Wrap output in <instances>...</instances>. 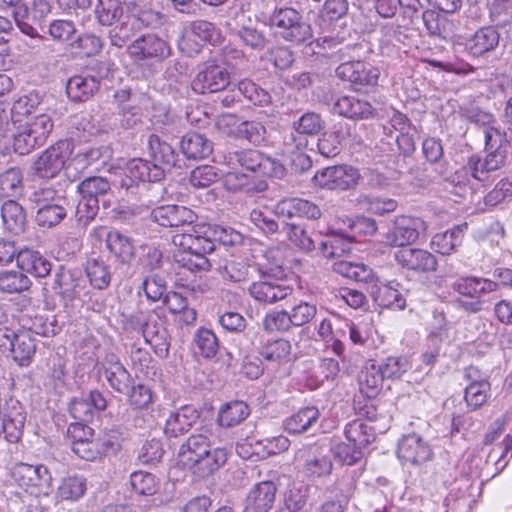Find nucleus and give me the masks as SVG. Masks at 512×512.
<instances>
[{"instance_id":"1","label":"nucleus","mask_w":512,"mask_h":512,"mask_svg":"<svg viewBox=\"0 0 512 512\" xmlns=\"http://www.w3.org/2000/svg\"><path fill=\"white\" fill-rule=\"evenodd\" d=\"M227 457L225 448L214 447L212 433L208 428L190 435L178 451L180 463L200 478H206L219 470L226 463Z\"/></svg>"},{"instance_id":"2","label":"nucleus","mask_w":512,"mask_h":512,"mask_svg":"<svg viewBox=\"0 0 512 512\" xmlns=\"http://www.w3.org/2000/svg\"><path fill=\"white\" fill-rule=\"evenodd\" d=\"M53 127L52 117L48 113L35 114L18 123L13 134L14 151L20 155L29 154L46 142Z\"/></svg>"},{"instance_id":"3","label":"nucleus","mask_w":512,"mask_h":512,"mask_svg":"<svg viewBox=\"0 0 512 512\" xmlns=\"http://www.w3.org/2000/svg\"><path fill=\"white\" fill-rule=\"evenodd\" d=\"M72 154V144L68 140H60L49 146L33 161L32 175L39 179L55 178L65 167Z\"/></svg>"},{"instance_id":"4","label":"nucleus","mask_w":512,"mask_h":512,"mask_svg":"<svg viewBox=\"0 0 512 512\" xmlns=\"http://www.w3.org/2000/svg\"><path fill=\"white\" fill-rule=\"evenodd\" d=\"M259 272L261 273V279L253 281L248 288L249 295L255 301L263 304H273L292 294L293 289L291 287L274 279L283 274L281 265H277L275 268H260Z\"/></svg>"},{"instance_id":"5","label":"nucleus","mask_w":512,"mask_h":512,"mask_svg":"<svg viewBox=\"0 0 512 512\" xmlns=\"http://www.w3.org/2000/svg\"><path fill=\"white\" fill-rule=\"evenodd\" d=\"M194 232H197V237L191 250L188 253H173V259L190 271H208L211 264L206 255L215 250V244L210 239L209 225H197Z\"/></svg>"},{"instance_id":"6","label":"nucleus","mask_w":512,"mask_h":512,"mask_svg":"<svg viewBox=\"0 0 512 512\" xmlns=\"http://www.w3.org/2000/svg\"><path fill=\"white\" fill-rule=\"evenodd\" d=\"M229 160L260 176L282 178L285 175V168L279 161L255 149L232 152Z\"/></svg>"},{"instance_id":"7","label":"nucleus","mask_w":512,"mask_h":512,"mask_svg":"<svg viewBox=\"0 0 512 512\" xmlns=\"http://www.w3.org/2000/svg\"><path fill=\"white\" fill-rule=\"evenodd\" d=\"M270 24L281 30L286 41L300 44L311 38L310 26L302 21V16L294 8L276 9L270 17Z\"/></svg>"},{"instance_id":"8","label":"nucleus","mask_w":512,"mask_h":512,"mask_svg":"<svg viewBox=\"0 0 512 512\" xmlns=\"http://www.w3.org/2000/svg\"><path fill=\"white\" fill-rule=\"evenodd\" d=\"M13 477L32 495H48L51 491L52 475L44 465L20 463L14 468Z\"/></svg>"},{"instance_id":"9","label":"nucleus","mask_w":512,"mask_h":512,"mask_svg":"<svg viewBox=\"0 0 512 512\" xmlns=\"http://www.w3.org/2000/svg\"><path fill=\"white\" fill-rule=\"evenodd\" d=\"M336 76L350 82L356 90L377 85L380 70L369 62L348 59L335 70Z\"/></svg>"},{"instance_id":"10","label":"nucleus","mask_w":512,"mask_h":512,"mask_svg":"<svg viewBox=\"0 0 512 512\" xmlns=\"http://www.w3.org/2000/svg\"><path fill=\"white\" fill-rule=\"evenodd\" d=\"M425 222L407 215L397 216L390 230L385 234V243L391 247L400 249L408 247L416 242L422 231L425 230Z\"/></svg>"},{"instance_id":"11","label":"nucleus","mask_w":512,"mask_h":512,"mask_svg":"<svg viewBox=\"0 0 512 512\" xmlns=\"http://www.w3.org/2000/svg\"><path fill=\"white\" fill-rule=\"evenodd\" d=\"M489 170L484 167V160L478 155L469 157L466 165L458 170L453 176L451 182L453 189L451 192L461 198H473L475 192L467 177L470 175L478 182H486L489 180Z\"/></svg>"},{"instance_id":"12","label":"nucleus","mask_w":512,"mask_h":512,"mask_svg":"<svg viewBox=\"0 0 512 512\" xmlns=\"http://www.w3.org/2000/svg\"><path fill=\"white\" fill-rule=\"evenodd\" d=\"M325 127V121L315 112L304 113L292 124V132L285 137V144L291 150L301 151L308 145V136L317 135Z\"/></svg>"},{"instance_id":"13","label":"nucleus","mask_w":512,"mask_h":512,"mask_svg":"<svg viewBox=\"0 0 512 512\" xmlns=\"http://www.w3.org/2000/svg\"><path fill=\"white\" fill-rule=\"evenodd\" d=\"M497 284L489 279L477 277H465L455 281L452 285L454 291L460 295L474 299L473 301L461 302L462 307L470 312L476 313L482 309L480 298L489 292L495 291Z\"/></svg>"},{"instance_id":"14","label":"nucleus","mask_w":512,"mask_h":512,"mask_svg":"<svg viewBox=\"0 0 512 512\" xmlns=\"http://www.w3.org/2000/svg\"><path fill=\"white\" fill-rule=\"evenodd\" d=\"M230 82V73L216 63L208 62L192 80L191 87L198 94L214 93L225 89Z\"/></svg>"},{"instance_id":"15","label":"nucleus","mask_w":512,"mask_h":512,"mask_svg":"<svg viewBox=\"0 0 512 512\" xmlns=\"http://www.w3.org/2000/svg\"><path fill=\"white\" fill-rule=\"evenodd\" d=\"M358 179V171L346 165L324 168L313 177L316 185L329 190L350 189L358 183Z\"/></svg>"},{"instance_id":"16","label":"nucleus","mask_w":512,"mask_h":512,"mask_svg":"<svg viewBox=\"0 0 512 512\" xmlns=\"http://www.w3.org/2000/svg\"><path fill=\"white\" fill-rule=\"evenodd\" d=\"M394 260L403 269L417 273L433 272L437 268L436 257L426 249L405 247L394 253Z\"/></svg>"},{"instance_id":"17","label":"nucleus","mask_w":512,"mask_h":512,"mask_svg":"<svg viewBox=\"0 0 512 512\" xmlns=\"http://www.w3.org/2000/svg\"><path fill=\"white\" fill-rule=\"evenodd\" d=\"M485 133V150L487 155L484 159V167L489 173L500 169L506 162L509 143L505 134L495 127H487Z\"/></svg>"},{"instance_id":"18","label":"nucleus","mask_w":512,"mask_h":512,"mask_svg":"<svg viewBox=\"0 0 512 512\" xmlns=\"http://www.w3.org/2000/svg\"><path fill=\"white\" fill-rule=\"evenodd\" d=\"M129 55L136 60H163L170 55L169 45L155 34H146L128 45Z\"/></svg>"},{"instance_id":"19","label":"nucleus","mask_w":512,"mask_h":512,"mask_svg":"<svg viewBox=\"0 0 512 512\" xmlns=\"http://www.w3.org/2000/svg\"><path fill=\"white\" fill-rule=\"evenodd\" d=\"M317 450L315 446L303 447L296 452L294 458L295 461H303L302 472L311 479L326 477L333 468L330 457Z\"/></svg>"},{"instance_id":"20","label":"nucleus","mask_w":512,"mask_h":512,"mask_svg":"<svg viewBox=\"0 0 512 512\" xmlns=\"http://www.w3.org/2000/svg\"><path fill=\"white\" fill-rule=\"evenodd\" d=\"M397 455L402 461L416 465L430 460L432 457V450L421 436L413 433L404 435L400 439Z\"/></svg>"},{"instance_id":"21","label":"nucleus","mask_w":512,"mask_h":512,"mask_svg":"<svg viewBox=\"0 0 512 512\" xmlns=\"http://www.w3.org/2000/svg\"><path fill=\"white\" fill-rule=\"evenodd\" d=\"M151 218L163 227H179L192 224L196 219V215L187 207L166 205L153 209Z\"/></svg>"},{"instance_id":"22","label":"nucleus","mask_w":512,"mask_h":512,"mask_svg":"<svg viewBox=\"0 0 512 512\" xmlns=\"http://www.w3.org/2000/svg\"><path fill=\"white\" fill-rule=\"evenodd\" d=\"M276 492V485L272 481L257 483L246 497L244 512H268L273 507Z\"/></svg>"},{"instance_id":"23","label":"nucleus","mask_w":512,"mask_h":512,"mask_svg":"<svg viewBox=\"0 0 512 512\" xmlns=\"http://www.w3.org/2000/svg\"><path fill=\"white\" fill-rule=\"evenodd\" d=\"M103 374L109 385L119 393H127L131 386V376L118 357L108 354L102 363Z\"/></svg>"},{"instance_id":"24","label":"nucleus","mask_w":512,"mask_h":512,"mask_svg":"<svg viewBox=\"0 0 512 512\" xmlns=\"http://www.w3.org/2000/svg\"><path fill=\"white\" fill-rule=\"evenodd\" d=\"M69 413L77 422L73 423L68 428V433L71 437H76L77 432H82L84 435L91 434L92 429L85 425L93 419L94 412L91 408V403L86 397H75L69 404Z\"/></svg>"},{"instance_id":"25","label":"nucleus","mask_w":512,"mask_h":512,"mask_svg":"<svg viewBox=\"0 0 512 512\" xmlns=\"http://www.w3.org/2000/svg\"><path fill=\"white\" fill-rule=\"evenodd\" d=\"M13 360L20 366H28L36 353V339L30 330L17 332L9 348Z\"/></svg>"},{"instance_id":"26","label":"nucleus","mask_w":512,"mask_h":512,"mask_svg":"<svg viewBox=\"0 0 512 512\" xmlns=\"http://www.w3.org/2000/svg\"><path fill=\"white\" fill-rule=\"evenodd\" d=\"M198 419V412L191 406H183L175 412H171L166 419L165 434L177 437L190 430Z\"/></svg>"},{"instance_id":"27","label":"nucleus","mask_w":512,"mask_h":512,"mask_svg":"<svg viewBox=\"0 0 512 512\" xmlns=\"http://www.w3.org/2000/svg\"><path fill=\"white\" fill-rule=\"evenodd\" d=\"M500 40V34L493 26L478 29L466 42V49L474 56H481L494 50Z\"/></svg>"},{"instance_id":"28","label":"nucleus","mask_w":512,"mask_h":512,"mask_svg":"<svg viewBox=\"0 0 512 512\" xmlns=\"http://www.w3.org/2000/svg\"><path fill=\"white\" fill-rule=\"evenodd\" d=\"M16 262L23 273H30L35 277H46L51 271V263L39 252L31 249L19 251Z\"/></svg>"},{"instance_id":"29","label":"nucleus","mask_w":512,"mask_h":512,"mask_svg":"<svg viewBox=\"0 0 512 512\" xmlns=\"http://www.w3.org/2000/svg\"><path fill=\"white\" fill-rule=\"evenodd\" d=\"M334 112L349 119H365L372 115L373 108L368 101L354 96H342L333 106Z\"/></svg>"},{"instance_id":"30","label":"nucleus","mask_w":512,"mask_h":512,"mask_svg":"<svg viewBox=\"0 0 512 512\" xmlns=\"http://www.w3.org/2000/svg\"><path fill=\"white\" fill-rule=\"evenodd\" d=\"M316 47L319 48L318 53L330 58L334 62L352 59L353 51H356L361 46L358 44L343 45L337 38L323 37L316 40Z\"/></svg>"},{"instance_id":"31","label":"nucleus","mask_w":512,"mask_h":512,"mask_svg":"<svg viewBox=\"0 0 512 512\" xmlns=\"http://www.w3.org/2000/svg\"><path fill=\"white\" fill-rule=\"evenodd\" d=\"M99 88V81L91 75H75L66 85L68 97L76 102L88 100Z\"/></svg>"},{"instance_id":"32","label":"nucleus","mask_w":512,"mask_h":512,"mask_svg":"<svg viewBox=\"0 0 512 512\" xmlns=\"http://www.w3.org/2000/svg\"><path fill=\"white\" fill-rule=\"evenodd\" d=\"M30 200L37 208L53 204H68L66 191L61 183L46 182L32 193Z\"/></svg>"},{"instance_id":"33","label":"nucleus","mask_w":512,"mask_h":512,"mask_svg":"<svg viewBox=\"0 0 512 512\" xmlns=\"http://www.w3.org/2000/svg\"><path fill=\"white\" fill-rule=\"evenodd\" d=\"M347 0H325L317 14V25L323 29H329L334 23L345 17L348 13Z\"/></svg>"},{"instance_id":"34","label":"nucleus","mask_w":512,"mask_h":512,"mask_svg":"<svg viewBox=\"0 0 512 512\" xmlns=\"http://www.w3.org/2000/svg\"><path fill=\"white\" fill-rule=\"evenodd\" d=\"M399 283L391 281L379 285L373 291V299L378 306L394 310H402L406 306V300L398 290Z\"/></svg>"},{"instance_id":"35","label":"nucleus","mask_w":512,"mask_h":512,"mask_svg":"<svg viewBox=\"0 0 512 512\" xmlns=\"http://www.w3.org/2000/svg\"><path fill=\"white\" fill-rule=\"evenodd\" d=\"M183 154L189 159H203L212 153V143L204 135L186 133L180 143Z\"/></svg>"},{"instance_id":"36","label":"nucleus","mask_w":512,"mask_h":512,"mask_svg":"<svg viewBox=\"0 0 512 512\" xmlns=\"http://www.w3.org/2000/svg\"><path fill=\"white\" fill-rule=\"evenodd\" d=\"M148 146L154 163L164 168V173L176 166V153L172 146L160 140L159 136L152 134Z\"/></svg>"},{"instance_id":"37","label":"nucleus","mask_w":512,"mask_h":512,"mask_svg":"<svg viewBox=\"0 0 512 512\" xmlns=\"http://www.w3.org/2000/svg\"><path fill=\"white\" fill-rule=\"evenodd\" d=\"M85 272L90 284L99 290L106 289L112 279L110 266L99 257H93L87 260Z\"/></svg>"},{"instance_id":"38","label":"nucleus","mask_w":512,"mask_h":512,"mask_svg":"<svg viewBox=\"0 0 512 512\" xmlns=\"http://www.w3.org/2000/svg\"><path fill=\"white\" fill-rule=\"evenodd\" d=\"M129 177L142 182H157L164 177V168L146 160L134 159L128 165Z\"/></svg>"},{"instance_id":"39","label":"nucleus","mask_w":512,"mask_h":512,"mask_svg":"<svg viewBox=\"0 0 512 512\" xmlns=\"http://www.w3.org/2000/svg\"><path fill=\"white\" fill-rule=\"evenodd\" d=\"M106 247L121 263H129L135 255L130 239L118 231H110L106 237Z\"/></svg>"},{"instance_id":"40","label":"nucleus","mask_w":512,"mask_h":512,"mask_svg":"<svg viewBox=\"0 0 512 512\" xmlns=\"http://www.w3.org/2000/svg\"><path fill=\"white\" fill-rule=\"evenodd\" d=\"M346 441L363 450L375 440L374 429L361 420H354L344 430Z\"/></svg>"},{"instance_id":"41","label":"nucleus","mask_w":512,"mask_h":512,"mask_svg":"<svg viewBox=\"0 0 512 512\" xmlns=\"http://www.w3.org/2000/svg\"><path fill=\"white\" fill-rule=\"evenodd\" d=\"M41 99L37 93L20 96L11 108L12 120L15 125L33 117L38 111Z\"/></svg>"},{"instance_id":"42","label":"nucleus","mask_w":512,"mask_h":512,"mask_svg":"<svg viewBox=\"0 0 512 512\" xmlns=\"http://www.w3.org/2000/svg\"><path fill=\"white\" fill-rule=\"evenodd\" d=\"M318 418L319 410L316 407H305L286 420L285 428L291 434H299L307 431Z\"/></svg>"},{"instance_id":"43","label":"nucleus","mask_w":512,"mask_h":512,"mask_svg":"<svg viewBox=\"0 0 512 512\" xmlns=\"http://www.w3.org/2000/svg\"><path fill=\"white\" fill-rule=\"evenodd\" d=\"M3 223L7 230L19 234L24 230L26 216L20 204L13 200L5 202L1 209Z\"/></svg>"},{"instance_id":"44","label":"nucleus","mask_w":512,"mask_h":512,"mask_svg":"<svg viewBox=\"0 0 512 512\" xmlns=\"http://www.w3.org/2000/svg\"><path fill=\"white\" fill-rule=\"evenodd\" d=\"M249 415L248 406L242 401H233L225 404L219 411L218 422L223 427H234L240 424Z\"/></svg>"},{"instance_id":"45","label":"nucleus","mask_w":512,"mask_h":512,"mask_svg":"<svg viewBox=\"0 0 512 512\" xmlns=\"http://www.w3.org/2000/svg\"><path fill=\"white\" fill-rule=\"evenodd\" d=\"M332 238L321 243V252L326 258L341 257L352 251L353 238L344 234L331 231Z\"/></svg>"},{"instance_id":"46","label":"nucleus","mask_w":512,"mask_h":512,"mask_svg":"<svg viewBox=\"0 0 512 512\" xmlns=\"http://www.w3.org/2000/svg\"><path fill=\"white\" fill-rule=\"evenodd\" d=\"M224 187L231 192L244 191L246 193L261 192L266 189L264 182L257 184L251 181L250 177L240 172H228L224 176Z\"/></svg>"},{"instance_id":"47","label":"nucleus","mask_w":512,"mask_h":512,"mask_svg":"<svg viewBox=\"0 0 512 512\" xmlns=\"http://www.w3.org/2000/svg\"><path fill=\"white\" fill-rule=\"evenodd\" d=\"M250 268V265L244 259L232 257L225 259L224 263L219 266L218 271L223 279L238 283L248 280Z\"/></svg>"},{"instance_id":"48","label":"nucleus","mask_w":512,"mask_h":512,"mask_svg":"<svg viewBox=\"0 0 512 512\" xmlns=\"http://www.w3.org/2000/svg\"><path fill=\"white\" fill-rule=\"evenodd\" d=\"M88 436H92V433L84 435L82 432H77L76 437H72V451L79 458L86 461H96L101 459L96 439H89Z\"/></svg>"},{"instance_id":"49","label":"nucleus","mask_w":512,"mask_h":512,"mask_svg":"<svg viewBox=\"0 0 512 512\" xmlns=\"http://www.w3.org/2000/svg\"><path fill=\"white\" fill-rule=\"evenodd\" d=\"M462 228L456 226L444 233H437L431 240L432 248L442 255H450L456 246L461 243Z\"/></svg>"},{"instance_id":"50","label":"nucleus","mask_w":512,"mask_h":512,"mask_svg":"<svg viewBox=\"0 0 512 512\" xmlns=\"http://www.w3.org/2000/svg\"><path fill=\"white\" fill-rule=\"evenodd\" d=\"M31 286L30 279L20 271H4L0 273V291L4 293H21Z\"/></svg>"},{"instance_id":"51","label":"nucleus","mask_w":512,"mask_h":512,"mask_svg":"<svg viewBox=\"0 0 512 512\" xmlns=\"http://www.w3.org/2000/svg\"><path fill=\"white\" fill-rule=\"evenodd\" d=\"M98 22L104 26H111L123 15L121 0H98L95 8Z\"/></svg>"},{"instance_id":"52","label":"nucleus","mask_w":512,"mask_h":512,"mask_svg":"<svg viewBox=\"0 0 512 512\" xmlns=\"http://www.w3.org/2000/svg\"><path fill=\"white\" fill-rule=\"evenodd\" d=\"M384 379L377 365L371 364L366 366L359 377L361 392L365 393L368 397L375 396L382 387Z\"/></svg>"},{"instance_id":"53","label":"nucleus","mask_w":512,"mask_h":512,"mask_svg":"<svg viewBox=\"0 0 512 512\" xmlns=\"http://www.w3.org/2000/svg\"><path fill=\"white\" fill-rule=\"evenodd\" d=\"M68 204H53L37 208L35 221L45 228H51L58 225L66 217V206Z\"/></svg>"},{"instance_id":"54","label":"nucleus","mask_w":512,"mask_h":512,"mask_svg":"<svg viewBox=\"0 0 512 512\" xmlns=\"http://www.w3.org/2000/svg\"><path fill=\"white\" fill-rule=\"evenodd\" d=\"M143 336L145 341L161 354H168L169 343L167 341V332L163 327L158 326L157 322H146L143 325Z\"/></svg>"},{"instance_id":"55","label":"nucleus","mask_w":512,"mask_h":512,"mask_svg":"<svg viewBox=\"0 0 512 512\" xmlns=\"http://www.w3.org/2000/svg\"><path fill=\"white\" fill-rule=\"evenodd\" d=\"M23 174L19 168L13 167L0 175V193L6 197L21 194Z\"/></svg>"},{"instance_id":"56","label":"nucleus","mask_w":512,"mask_h":512,"mask_svg":"<svg viewBox=\"0 0 512 512\" xmlns=\"http://www.w3.org/2000/svg\"><path fill=\"white\" fill-rule=\"evenodd\" d=\"M132 488L140 495H154L160 487L159 480L152 473L136 471L130 476Z\"/></svg>"},{"instance_id":"57","label":"nucleus","mask_w":512,"mask_h":512,"mask_svg":"<svg viewBox=\"0 0 512 512\" xmlns=\"http://www.w3.org/2000/svg\"><path fill=\"white\" fill-rule=\"evenodd\" d=\"M85 490V479L80 476L71 475L63 478L57 493L62 500L74 501L82 497Z\"/></svg>"},{"instance_id":"58","label":"nucleus","mask_w":512,"mask_h":512,"mask_svg":"<svg viewBox=\"0 0 512 512\" xmlns=\"http://www.w3.org/2000/svg\"><path fill=\"white\" fill-rule=\"evenodd\" d=\"M490 383L486 380L475 381L465 389V401L473 409L483 406L489 397Z\"/></svg>"},{"instance_id":"59","label":"nucleus","mask_w":512,"mask_h":512,"mask_svg":"<svg viewBox=\"0 0 512 512\" xmlns=\"http://www.w3.org/2000/svg\"><path fill=\"white\" fill-rule=\"evenodd\" d=\"M283 230L288 239L299 249L305 252H311L315 249V243L306 229L299 224L285 223Z\"/></svg>"},{"instance_id":"60","label":"nucleus","mask_w":512,"mask_h":512,"mask_svg":"<svg viewBox=\"0 0 512 512\" xmlns=\"http://www.w3.org/2000/svg\"><path fill=\"white\" fill-rule=\"evenodd\" d=\"M111 189L109 181L100 176H91L85 178L78 185V192L81 196L96 198L107 194Z\"/></svg>"},{"instance_id":"61","label":"nucleus","mask_w":512,"mask_h":512,"mask_svg":"<svg viewBox=\"0 0 512 512\" xmlns=\"http://www.w3.org/2000/svg\"><path fill=\"white\" fill-rule=\"evenodd\" d=\"M185 29L190 32V35L198 38L199 43L212 42L220 35L214 23L203 19L192 21Z\"/></svg>"},{"instance_id":"62","label":"nucleus","mask_w":512,"mask_h":512,"mask_svg":"<svg viewBox=\"0 0 512 512\" xmlns=\"http://www.w3.org/2000/svg\"><path fill=\"white\" fill-rule=\"evenodd\" d=\"M195 344L200 354L205 358H213L218 352V340L216 335L209 329H198L195 334Z\"/></svg>"},{"instance_id":"63","label":"nucleus","mask_w":512,"mask_h":512,"mask_svg":"<svg viewBox=\"0 0 512 512\" xmlns=\"http://www.w3.org/2000/svg\"><path fill=\"white\" fill-rule=\"evenodd\" d=\"M377 366L385 379H395L409 369V361L404 356H389Z\"/></svg>"},{"instance_id":"64","label":"nucleus","mask_w":512,"mask_h":512,"mask_svg":"<svg viewBox=\"0 0 512 512\" xmlns=\"http://www.w3.org/2000/svg\"><path fill=\"white\" fill-rule=\"evenodd\" d=\"M293 326L288 311H272L263 319V327L268 332L288 331Z\"/></svg>"}]
</instances>
